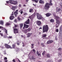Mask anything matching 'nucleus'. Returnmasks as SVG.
Returning a JSON list of instances; mask_svg holds the SVG:
<instances>
[{
	"mask_svg": "<svg viewBox=\"0 0 62 62\" xmlns=\"http://www.w3.org/2000/svg\"><path fill=\"white\" fill-rule=\"evenodd\" d=\"M49 3H47L46 4L45 7L44 8L46 10H47V9H48L49 8H50V6H49Z\"/></svg>",
	"mask_w": 62,
	"mask_h": 62,
	"instance_id": "7ed1b4c3",
	"label": "nucleus"
},
{
	"mask_svg": "<svg viewBox=\"0 0 62 62\" xmlns=\"http://www.w3.org/2000/svg\"><path fill=\"white\" fill-rule=\"evenodd\" d=\"M14 34H16V33H18L19 32H18V31H14Z\"/></svg>",
	"mask_w": 62,
	"mask_h": 62,
	"instance_id": "ea45409f",
	"label": "nucleus"
},
{
	"mask_svg": "<svg viewBox=\"0 0 62 62\" xmlns=\"http://www.w3.org/2000/svg\"><path fill=\"white\" fill-rule=\"evenodd\" d=\"M52 14H50L49 13H47L46 14V17H49Z\"/></svg>",
	"mask_w": 62,
	"mask_h": 62,
	"instance_id": "f8f14e48",
	"label": "nucleus"
},
{
	"mask_svg": "<svg viewBox=\"0 0 62 62\" xmlns=\"http://www.w3.org/2000/svg\"><path fill=\"white\" fill-rule=\"evenodd\" d=\"M8 38H9V39H11V38H12V36H9L8 37Z\"/></svg>",
	"mask_w": 62,
	"mask_h": 62,
	"instance_id": "a19ab883",
	"label": "nucleus"
},
{
	"mask_svg": "<svg viewBox=\"0 0 62 62\" xmlns=\"http://www.w3.org/2000/svg\"><path fill=\"white\" fill-rule=\"evenodd\" d=\"M47 44H49V43H50V41L49 40L47 42Z\"/></svg>",
	"mask_w": 62,
	"mask_h": 62,
	"instance_id": "de8ad7c7",
	"label": "nucleus"
},
{
	"mask_svg": "<svg viewBox=\"0 0 62 62\" xmlns=\"http://www.w3.org/2000/svg\"><path fill=\"white\" fill-rule=\"evenodd\" d=\"M14 31H18V30L16 28H15L14 29Z\"/></svg>",
	"mask_w": 62,
	"mask_h": 62,
	"instance_id": "473e14b6",
	"label": "nucleus"
},
{
	"mask_svg": "<svg viewBox=\"0 0 62 62\" xmlns=\"http://www.w3.org/2000/svg\"><path fill=\"white\" fill-rule=\"evenodd\" d=\"M29 0H26V2H28V1Z\"/></svg>",
	"mask_w": 62,
	"mask_h": 62,
	"instance_id": "774afa93",
	"label": "nucleus"
},
{
	"mask_svg": "<svg viewBox=\"0 0 62 62\" xmlns=\"http://www.w3.org/2000/svg\"><path fill=\"white\" fill-rule=\"evenodd\" d=\"M20 26L21 28H22L23 26V23H21L20 24Z\"/></svg>",
	"mask_w": 62,
	"mask_h": 62,
	"instance_id": "412c9836",
	"label": "nucleus"
},
{
	"mask_svg": "<svg viewBox=\"0 0 62 62\" xmlns=\"http://www.w3.org/2000/svg\"><path fill=\"white\" fill-rule=\"evenodd\" d=\"M30 22V20H29V19H28L27 21L25 22V23L26 24H29Z\"/></svg>",
	"mask_w": 62,
	"mask_h": 62,
	"instance_id": "9d476101",
	"label": "nucleus"
},
{
	"mask_svg": "<svg viewBox=\"0 0 62 62\" xmlns=\"http://www.w3.org/2000/svg\"><path fill=\"white\" fill-rule=\"evenodd\" d=\"M59 30L58 29H56V31H58Z\"/></svg>",
	"mask_w": 62,
	"mask_h": 62,
	"instance_id": "4d7b16f0",
	"label": "nucleus"
},
{
	"mask_svg": "<svg viewBox=\"0 0 62 62\" xmlns=\"http://www.w3.org/2000/svg\"><path fill=\"white\" fill-rule=\"evenodd\" d=\"M49 42H50V43H52L53 42V41L52 40H50Z\"/></svg>",
	"mask_w": 62,
	"mask_h": 62,
	"instance_id": "e433bc0d",
	"label": "nucleus"
},
{
	"mask_svg": "<svg viewBox=\"0 0 62 62\" xmlns=\"http://www.w3.org/2000/svg\"><path fill=\"white\" fill-rule=\"evenodd\" d=\"M28 27H29V25L24 24V27L23 28V29H24V28H28Z\"/></svg>",
	"mask_w": 62,
	"mask_h": 62,
	"instance_id": "423d86ee",
	"label": "nucleus"
},
{
	"mask_svg": "<svg viewBox=\"0 0 62 62\" xmlns=\"http://www.w3.org/2000/svg\"><path fill=\"white\" fill-rule=\"evenodd\" d=\"M24 15L25 16H26V15H27V13H25L24 14Z\"/></svg>",
	"mask_w": 62,
	"mask_h": 62,
	"instance_id": "c9c22d12",
	"label": "nucleus"
},
{
	"mask_svg": "<svg viewBox=\"0 0 62 62\" xmlns=\"http://www.w3.org/2000/svg\"><path fill=\"white\" fill-rule=\"evenodd\" d=\"M42 37H43L44 38H45L46 37V35L45 34H43L42 35Z\"/></svg>",
	"mask_w": 62,
	"mask_h": 62,
	"instance_id": "bb28decb",
	"label": "nucleus"
},
{
	"mask_svg": "<svg viewBox=\"0 0 62 62\" xmlns=\"http://www.w3.org/2000/svg\"><path fill=\"white\" fill-rule=\"evenodd\" d=\"M15 45L14 44H13L12 45V47L13 48H15Z\"/></svg>",
	"mask_w": 62,
	"mask_h": 62,
	"instance_id": "c85d7f7f",
	"label": "nucleus"
},
{
	"mask_svg": "<svg viewBox=\"0 0 62 62\" xmlns=\"http://www.w3.org/2000/svg\"><path fill=\"white\" fill-rule=\"evenodd\" d=\"M21 11L20 13L21 14H23V11L21 10Z\"/></svg>",
	"mask_w": 62,
	"mask_h": 62,
	"instance_id": "79ce46f5",
	"label": "nucleus"
},
{
	"mask_svg": "<svg viewBox=\"0 0 62 62\" xmlns=\"http://www.w3.org/2000/svg\"><path fill=\"white\" fill-rule=\"evenodd\" d=\"M34 45V44H31V47L32 48H34V46H33Z\"/></svg>",
	"mask_w": 62,
	"mask_h": 62,
	"instance_id": "cd10ccee",
	"label": "nucleus"
},
{
	"mask_svg": "<svg viewBox=\"0 0 62 62\" xmlns=\"http://www.w3.org/2000/svg\"><path fill=\"white\" fill-rule=\"evenodd\" d=\"M31 58L33 60H34V61H35V60H36V58H34V57H33L32 58H31Z\"/></svg>",
	"mask_w": 62,
	"mask_h": 62,
	"instance_id": "2f4dec72",
	"label": "nucleus"
},
{
	"mask_svg": "<svg viewBox=\"0 0 62 62\" xmlns=\"http://www.w3.org/2000/svg\"><path fill=\"white\" fill-rule=\"evenodd\" d=\"M9 2L10 3V4H13V2L12 1V0H9Z\"/></svg>",
	"mask_w": 62,
	"mask_h": 62,
	"instance_id": "4be33fe9",
	"label": "nucleus"
},
{
	"mask_svg": "<svg viewBox=\"0 0 62 62\" xmlns=\"http://www.w3.org/2000/svg\"><path fill=\"white\" fill-rule=\"evenodd\" d=\"M17 19L18 21H20L21 20V16H19L17 18Z\"/></svg>",
	"mask_w": 62,
	"mask_h": 62,
	"instance_id": "6ab92c4d",
	"label": "nucleus"
},
{
	"mask_svg": "<svg viewBox=\"0 0 62 62\" xmlns=\"http://www.w3.org/2000/svg\"><path fill=\"white\" fill-rule=\"evenodd\" d=\"M58 56H60L61 55V54H60V53H59L58 54Z\"/></svg>",
	"mask_w": 62,
	"mask_h": 62,
	"instance_id": "e2e57ef3",
	"label": "nucleus"
},
{
	"mask_svg": "<svg viewBox=\"0 0 62 62\" xmlns=\"http://www.w3.org/2000/svg\"><path fill=\"white\" fill-rule=\"evenodd\" d=\"M10 24L9 23H6V25H9Z\"/></svg>",
	"mask_w": 62,
	"mask_h": 62,
	"instance_id": "3c124183",
	"label": "nucleus"
},
{
	"mask_svg": "<svg viewBox=\"0 0 62 62\" xmlns=\"http://www.w3.org/2000/svg\"><path fill=\"white\" fill-rule=\"evenodd\" d=\"M7 60V57H5L4 59V60Z\"/></svg>",
	"mask_w": 62,
	"mask_h": 62,
	"instance_id": "c03bdc74",
	"label": "nucleus"
},
{
	"mask_svg": "<svg viewBox=\"0 0 62 62\" xmlns=\"http://www.w3.org/2000/svg\"><path fill=\"white\" fill-rule=\"evenodd\" d=\"M37 54H38V55L39 56H41V54L39 53L38 51H37Z\"/></svg>",
	"mask_w": 62,
	"mask_h": 62,
	"instance_id": "a211bd4d",
	"label": "nucleus"
},
{
	"mask_svg": "<svg viewBox=\"0 0 62 62\" xmlns=\"http://www.w3.org/2000/svg\"><path fill=\"white\" fill-rule=\"evenodd\" d=\"M32 51H33V52L34 53H36V50H35V49H33L32 50Z\"/></svg>",
	"mask_w": 62,
	"mask_h": 62,
	"instance_id": "37998d69",
	"label": "nucleus"
},
{
	"mask_svg": "<svg viewBox=\"0 0 62 62\" xmlns=\"http://www.w3.org/2000/svg\"><path fill=\"white\" fill-rule=\"evenodd\" d=\"M15 49H16V50H17V51L20 50V49H19L17 47H16V48H15Z\"/></svg>",
	"mask_w": 62,
	"mask_h": 62,
	"instance_id": "f704fd0d",
	"label": "nucleus"
},
{
	"mask_svg": "<svg viewBox=\"0 0 62 62\" xmlns=\"http://www.w3.org/2000/svg\"><path fill=\"white\" fill-rule=\"evenodd\" d=\"M13 5H17L18 4V2L17 1L14 0H13Z\"/></svg>",
	"mask_w": 62,
	"mask_h": 62,
	"instance_id": "1a4fd4ad",
	"label": "nucleus"
},
{
	"mask_svg": "<svg viewBox=\"0 0 62 62\" xmlns=\"http://www.w3.org/2000/svg\"><path fill=\"white\" fill-rule=\"evenodd\" d=\"M32 35V33H28L27 34V38H29V37H30Z\"/></svg>",
	"mask_w": 62,
	"mask_h": 62,
	"instance_id": "0eeeda50",
	"label": "nucleus"
},
{
	"mask_svg": "<svg viewBox=\"0 0 62 62\" xmlns=\"http://www.w3.org/2000/svg\"><path fill=\"white\" fill-rule=\"evenodd\" d=\"M41 45H42V47H44V46H45V45H44V44L43 43H42Z\"/></svg>",
	"mask_w": 62,
	"mask_h": 62,
	"instance_id": "4c0bfd02",
	"label": "nucleus"
},
{
	"mask_svg": "<svg viewBox=\"0 0 62 62\" xmlns=\"http://www.w3.org/2000/svg\"><path fill=\"white\" fill-rule=\"evenodd\" d=\"M15 28H16V27H17L18 26V25H15Z\"/></svg>",
	"mask_w": 62,
	"mask_h": 62,
	"instance_id": "09e8293b",
	"label": "nucleus"
},
{
	"mask_svg": "<svg viewBox=\"0 0 62 62\" xmlns=\"http://www.w3.org/2000/svg\"><path fill=\"white\" fill-rule=\"evenodd\" d=\"M31 29H30V28H29L27 30V31H31Z\"/></svg>",
	"mask_w": 62,
	"mask_h": 62,
	"instance_id": "7c9ffc66",
	"label": "nucleus"
},
{
	"mask_svg": "<svg viewBox=\"0 0 62 62\" xmlns=\"http://www.w3.org/2000/svg\"><path fill=\"white\" fill-rule=\"evenodd\" d=\"M50 22L52 23V22H54V20L52 19L50 20Z\"/></svg>",
	"mask_w": 62,
	"mask_h": 62,
	"instance_id": "c756f323",
	"label": "nucleus"
},
{
	"mask_svg": "<svg viewBox=\"0 0 62 62\" xmlns=\"http://www.w3.org/2000/svg\"><path fill=\"white\" fill-rule=\"evenodd\" d=\"M55 14V13H53V15L55 18V19L56 21V23H57L56 25V28H57V27H58V26H59V23H60V22L58 21V20L57 19H59V17L54 15Z\"/></svg>",
	"mask_w": 62,
	"mask_h": 62,
	"instance_id": "f257e3e1",
	"label": "nucleus"
},
{
	"mask_svg": "<svg viewBox=\"0 0 62 62\" xmlns=\"http://www.w3.org/2000/svg\"><path fill=\"white\" fill-rule=\"evenodd\" d=\"M35 16H36V13H34L31 16V17H32L33 18V17H35Z\"/></svg>",
	"mask_w": 62,
	"mask_h": 62,
	"instance_id": "393cba45",
	"label": "nucleus"
},
{
	"mask_svg": "<svg viewBox=\"0 0 62 62\" xmlns=\"http://www.w3.org/2000/svg\"><path fill=\"white\" fill-rule=\"evenodd\" d=\"M58 61V62H62V60L60 59Z\"/></svg>",
	"mask_w": 62,
	"mask_h": 62,
	"instance_id": "58836bf2",
	"label": "nucleus"
},
{
	"mask_svg": "<svg viewBox=\"0 0 62 62\" xmlns=\"http://www.w3.org/2000/svg\"><path fill=\"white\" fill-rule=\"evenodd\" d=\"M58 50L59 51H60V50H61V48H58Z\"/></svg>",
	"mask_w": 62,
	"mask_h": 62,
	"instance_id": "603ef678",
	"label": "nucleus"
},
{
	"mask_svg": "<svg viewBox=\"0 0 62 62\" xmlns=\"http://www.w3.org/2000/svg\"><path fill=\"white\" fill-rule=\"evenodd\" d=\"M45 51H44L43 52V53H42V54L43 55H44L45 54Z\"/></svg>",
	"mask_w": 62,
	"mask_h": 62,
	"instance_id": "72a5a7b5",
	"label": "nucleus"
},
{
	"mask_svg": "<svg viewBox=\"0 0 62 62\" xmlns=\"http://www.w3.org/2000/svg\"><path fill=\"white\" fill-rule=\"evenodd\" d=\"M14 16H12L10 17V20H13L14 19Z\"/></svg>",
	"mask_w": 62,
	"mask_h": 62,
	"instance_id": "4468645a",
	"label": "nucleus"
},
{
	"mask_svg": "<svg viewBox=\"0 0 62 62\" xmlns=\"http://www.w3.org/2000/svg\"><path fill=\"white\" fill-rule=\"evenodd\" d=\"M60 10H61V9H60L59 8H57L56 11H57V12H58V11H60Z\"/></svg>",
	"mask_w": 62,
	"mask_h": 62,
	"instance_id": "f3484780",
	"label": "nucleus"
},
{
	"mask_svg": "<svg viewBox=\"0 0 62 62\" xmlns=\"http://www.w3.org/2000/svg\"><path fill=\"white\" fill-rule=\"evenodd\" d=\"M13 61L14 62H16V61H15V59H14L13 60Z\"/></svg>",
	"mask_w": 62,
	"mask_h": 62,
	"instance_id": "6e6d98bb",
	"label": "nucleus"
},
{
	"mask_svg": "<svg viewBox=\"0 0 62 62\" xmlns=\"http://www.w3.org/2000/svg\"><path fill=\"white\" fill-rule=\"evenodd\" d=\"M14 22L15 23H17V21H16V20L15 19L14 21Z\"/></svg>",
	"mask_w": 62,
	"mask_h": 62,
	"instance_id": "bf43d9fd",
	"label": "nucleus"
},
{
	"mask_svg": "<svg viewBox=\"0 0 62 62\" xmlns=\"http://www.w3.org/2000/svg\"><path fill=\"white\" fill-rule=\"evenodd\" d=\"M3 38H7V36H3Z\"/></svg>",
	"mask_w": 62,
	"mask_h": 62,
	"instance_id": "338daca9",
	"label": "nucleus"
},
{
	"mask_svg": "<svg viewBox=\"0 0 62 62\" xmlns=\"http://www.w3.org/2000/svg\"><path fill=\"white\" fill-rule=\"evenodd\" d=\"M42 29V28L41 27H40V28H39V29Z\"/></svg>",
	"mask_w": 62,
	"mask_h": 62,
	"instance_id": "69168bd1",
	"label": "nucleus"
},
{
	"mask_svg": "<svg viewBox=\"0 0 62 62\" xmlns=\"http://www.w3.org/2000/svg\"><path fill=\"white\" fill-rule=\"evenodd\" d=\"M0 28H1V29H3L4 28L2 26H0Z\"/></svg>",
	"mask_w": 62,
	"mask_h": 62,
	"instance_id": "5fc2aeb1",
	"label": "nucleus"
},
{
	"mask_svg": "<svg viewBox=\"0 0 62 62\" xmlns=\"http://www.w3.org/2000/svg\"><path fill=\"white\" fill-rule=\"evenodd\" d=\"M5 46L8 49V48H12L10 46H9L8 44H5Z\"/></svg>",
	"mask_w": 62,
	"mask_h": 62,
	"instance_id": "39448f33",
	"label": "nucleus"
},
{
	"mask_svg": "<svg viewBox=\"0 0 62 62\" xmlns=\"http://www.w3.org/2000/svg\"><path fill=\"white\" fill-rule=\"evenodd\" d=\"M16 8L15 6H13L12 7V9L13 11H15V9H16Z\"/></svg>",
	"mask_w": 62,
	"mask_h": 62,
	"instance_id": "9b49d317",
	"label": "nucleus"
},
{
	"mask_svg": "<svg viewBox=\"0 0 62 62\" xmlns=\"http://www.w3.org/2000/svg\"><path fill=\"white\" fill-rule=\"evenodd\" d=\"M4 23V21H0V24H1V25H3V23Z\"/></svg>",
	"mask_w": 62,
	"mask_h": 62,
	"instance_id": "dca6fc26",
	"label": "nucleus"
},
{
	"mask_svg": "<svg viewBox=\"0 0 62 62\" xmlns=\"http://www.w3.org/2000/svg\"><path fill=\"white\" fill-rule=\"evenodd\" d=\"M4 30L5 31H7L8 30L6 29H4Z\"/></svg>",
	"mask_w": 62,
	"mask_h": 62,
	"instance_id": "864d4df0",
	"label": "nucleus"
},
{
	"mask_svg": "<svg viewBox=\"0 0 62 62\" xmlns=\"http://www.w3.org/2000/svg\"><path fill=\"white\" fill-rule=\"evenodd\" d=\"M5 34H6V35H5V36H7V33H8V32L7 31H5Z\"/></svg>",
	"mask_w": 62,
	"mask_h": 62,
	"instance_id": "a18cd8bd",
	"label": "nucleus"
},
{
	"mask_svg": "<svg viewBox=\"0 0 62 62\" xmlns=\"http://www.w3.org/2000/svg\"><path fill=\"white\" fill-rule=\"evenodd\" d=\"M46 57H48L49 58L51 57V56H50V55L49 54H46Z\"/></svg>",
	"mask_w": 62,
	"mask_h": 62,
	"instance_id": "aec40b11",
	"label": "nucleus"
},
{
	"mask_svg": "<svg viewBox=\"0 0 62 62\" xmlns=\"http://www.w3.org/2000/svg\"><path fill=\"white\" fill-rule=\"evenodd\" d=\"M39 3H40V4H44V1L41 0L39 1Z\"/></svg>",
	"mask_w": 62,
	"mask_h": 62,
	"instance_id": "ddd939ff",
	"label": "nucleus"
},
{
	"mask_svg": "<svg viewBox=\"0 0 62 62\" xmlns=\"http://www.w3.org/2000/svg\"><path fill=\"white\" fill-rule=\"evenodd\" d=\"M18 12H15L14 13V15L16 17L17 16V15L18 14Z\"/></svg>",
	"mask_w": 62,
	"mask_h": 62,
	"instance_id": "2eb2a0df",
	"label": "nucleus"
},
{
	"mask_svg": "<svg viewBox=\"0 0 62 62\" xmlns=\"http://www.w3.org/2000/svg\"><path fill=\"white\" fill-rule=\"evenodd\" d=\"M33 2H36L37 3L38 2V1H39V0H32Z\"/></svg>",
	"mask_w": 62,
	"mask_h": 62,
	"instance_id": "5701e85b",
	"label": "nucleus"
},
{
	"mask_svg": "<svg viewBox=\"0 0 62 62\" xmlns=\"http://www.w3.org/2000/svg\"><path fill=\"white\" fill-rule=\"evenodd\" d=\"M6 2L7 4H8L9 3V1H7Z\"/></svg>",
	"mask_w": 62,
	"mask_h": 62,
	"instance_id": "052dcab7",
	"label": "nucleus"
},
{
	"mask_svg": "<svg viewBox=\"0 0 62 62\" xmlns=\"http://www.w3.org/2000/svg\"><path fill=\"white\" fill-rule=\"evenodd\" d=\"M17 45H20V43H17Z\"/></svg>",
	"mask_w": 62,
	"mask_h": 62,
	"instance_id": "0e129e2a",
	"label": "nucleus"
},
{
	"mask_svg": "<svg viewBox=\"0 0 62 62\" xmlns=\"http://www.w3.org/2000/svg\"><path fill=\"white\" fill-rule=\"evenodd\" d=\"M33 9H30L29 12H33Z\"/></svg>",
	"mask_w": 62,
	"mask_h": 62,
	"instance_id": "a878e982",
	"label": "nucleus"
},
{
	"mask_svg": "<svg viewBox=\"0 0 62 62\" xmlns=\"http://www.w3.org/2000/svg\"><path fill=\"white\" fill-rule=\"evenodd\" d=\"M62 30V27H60V31H61V30Z\"/></svg>",
	"mask_w": 62,
	"mask_h": 62,
	"instance_id": "8fccbe9b",
	"label": "nucleus"
},
{
	"mask_svg": "<svg viewBox=\"0 0 62 62\" xmlns=\"http://www.w3.org/2000/svg\"><path fill=\"white\" fill-rule=\"evenodd\" d=\"M49 5L50 6H52L53 5V4L52 3V0H50Z\"/></svg>",
	"mask_w": 62,
	"mask_h": 62,
	"instance_id": "b1692460",
	"label": "nucleus"
},
{
	"mask_svg": "<svg viewBox=\"0 0 62 62\" xmlns=\"http://www.w3.org/2000/svg\"><path fill=\"white\" fill-rule=\"evenodd\" d=\"M43 31H48V25H44L43 27Z\"/></svg>",
	"mask_w": 62,
	"mask_h": 62,
	"instance_id": "f03ea898",
	"label": "nucleus"
},
{
	"mask_svg": "<svg viewBox=\"0 0 62 62\" xmlns=\"http://www.w3.org/2000/svg\"><path fill=\"white\" fill-rule=\"evenodd\" d=\"M21 4H19V7L20 8H21Z\"/></svg>",
	"mask_w": 62,
	"mask_h": 62,
	"instance_id": "13d9d810",
	"label": "nucleus"
},
{
	"mask_svg": "<svg viewBox=\"0 0 62 62\" xmlns=\"http://www.w3.org/2000/svg\"><path fill=\"white\" fill-rule=\"evenodd\" d=\"M0 34L1 36H2V37H3V33H0Z\"/></svg>",
	"mask_w": 62,
	"mask_h": 62,
	"instance_id": "49530a36",
	"label": "nucleus"
},
{
	"mask_svg": "<svg viewBox=\"0 0 62 62\" xmlns=\"http://www.w3.org/2000/svg\"><path fill=\"white\" fill-rule=\"evenodd\" d=\"M41 23L40 21H37V24L39 26L41 25Z\"/></svg>",
	"mask_w": 62,
	"mask_h": 62,
	"instance_id": "6e6552de",
	"label": "nucleus"
},
{
	"mask_svg": "<svg viewBox=\"0 0 62 62\" xmlns=\"http://www.w3.org/2000/svg\"><path fill=\"white\" fill-rule=\"evenodd\" d=\"M23 32L24 33H25L26 34V33H27V31H24Z\"/></svg>",
	"mask_w": 62,
	"mask_h": 62,
	"instance_id": "680f3d73",
	"label": "nucleus"
},
{
	"mask_svg": "<svg viewBox=\"0 0 62 62\" xmlns=\"http://www.w3.org/2000/svg\"><path fill=\"white\" fill-rule=\"evenodd\" d=\"M37 15L38 19L41 20V19H42V17H41V15H40L38 13H37Z\"/></svg>",
	"mask_w": 62,
	"mask_h": 62,
	"instance_id": "20e7f679",
	"label": "nucleus"
}]
</instances>
